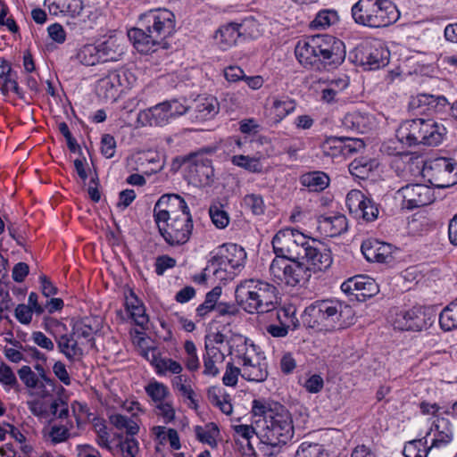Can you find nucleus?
Returning <instances> with one entry per match:
<instances>
[{
  "label": "nucleus",
  "mask_w": 457,
  "mask_h": 457,
  "mask_svg": "<svg viewBox=\"0 0 457 457\" xmlns=\"http://www.w3.org/2000/svg\"><path fill=\"white\" fill-rule=\"evenodd\" d=\"M159 232L170 245L186 244L191 236L193 220L184 198L176 194L160 197L154 207Z\"/></svg>",
  "instance_id": "nucleus-1"
},
{
  "label": "nucleus",
  "mask_w": 457,
  "mask_h": 457,
  "mask_svg": "<svg viewBox=\"0 0 457 457\" xmlns=\"http://www.w3.org/2000/svg\"><path fill=\"white\" fill-rule=\"evenodd\" d=\"M140 28H132L128 37L141 54H150L159 48H166V38L175 32V15L168 9H154L142 14Z\"/></svg>",
  "instance_id": "nucleus-2"
},
{
  "label": "nucleus",
  "mask_w": 457,
  "mask_h": 457,
  "mask_svg": "<svg viewBox=\"0 0 457 457\" xmlns=\"http://www.w3.org/2000/svg\"><path fill=\"white\" fill-rule=\"evenodd\" d=\"M295 57L305 68L335 69L345 59L342 40L329 35H316L300 40L295 48Z\"/></svg>",
  "instance_id": "nucleus-3"
},
{
  "label": "nucleus",
  "mask_w": 457,
  "mask_h": 457,
  "mask_svg": "<svg viewBox=\"0 0 457 457\" xmlns=\"http://www.w3.org/2000/svg\"><path fill=\"white\" fill-rule=\"evenodd\" d=\"M353 320V308L335 298L317 300L307 306L302 314L305 327L324 332L344 329Z\"/></svg>",
  "instance_id": "nucleus-4"
},
{
  "label": "nucleus",
  "mask_w": 457,
  "mask_h": 457,
  "mask_svg": "<svg viewBox=\"0 0 457 457\" xmlns=\"http://www.w3.org/2000/svg\"><path fill=\"white\" fill-rule=\"evenodd\" d=\"M259 439L264 445H286L294 436L291 414L278 403H262L259 401Z\"/></svg>",
  "instance_id": "nucleus-5"
},
{
  "label": "nucleus",
  "mask_w": 457,
  "mask_h": 457,
  "mask_svg": "<svg viewBox=\"0 0 457 457\" xmlns=\"http://www.w3.org/2000/svg\"><path fill=\"white\" fill-rule=\"evenodd\" d=\"M445 134L446 129L444 124L433 119L424 118L406 120L396 130L397 139L408 146H436L443 141Z\"/></svg>",
  "instance_id": "nucleus-6"
},
{
  "label": "nucleus",
  "mask_w": 457,
  "mask_h": 457,
  "mask_svg": "<svg viewBox=\"0 0 457 457\" xmlns=\"http://www.w3.org/2000/svg\"><path fill=\"white\" fill-rule=\"evenodd\" d=\"M352 16L357 24L384 28L396 22L400 12L390 0H359L352 7Z\"/></svg>",
  "instance_id": "nucleus-7"
},
{
  "label": "nucleus",
  "mask_w": 457,
  "mask_h": 457,
  "mask_svg": "<svg viewBox=\"0 0 457 457\" xmlns=\"http://www.w3.org/2000/svg\"><path fill=\"white\" fill-rule=\"evenodd\" d=\"M246 253L243 247L231 243L223 244L212 252L205 270L212 272L220 281L230 280L236 271L244 267Z\"/></svg>",
  "instance_id": "nucleus-8"
},
{
  "label": "nucleus",
  "mask_w": 457,
  "mask_h": 457,
  "mask_svg": "<svg viewBox=\"0 0 457 457\" xmlns=\"http://www.w3.org/2000/svg\"><path fill=\"white\" fill-rule=\"evenodd\" d=\"M435 433L431 445L427 446V436L408 442L403 448L405 457H428L435 449L446 446L453 440V429L445 419H438L434 424Z\"/></svg>",
  "instance_id": "nucleus-9"
},
{
  "label": "nucleus",
  "mask_w": 457,
  "mask_h": 457,
  "mask_svg": "<svg viewBox=\"0 0 457 457\" xmlns=\"http://www.w3.org/2000/svg\"><path fill=\"white\" fill-rule=\"evenodd\" d=\"M310 237L298 229L286 228L280 229L272 239L276 255H281L290 261L301 260Z\"/></svg>",
  "instance_id": "nucleus-10"
},
{
  "label": "nucleus",
  "mask_w": 457,
  "mask_h": 457,
  "mask_svg": "<svg viewBox=\"0 0 457 457\" xmlns=\"http://www.w3.org/2000/svg\"><path fill=\"white\" fill-rule=\"evenodd\" d=\"M436 320L432 308L413 306L407 311L397 312L393 319V326L398 330L420 331L428 328Z\"/></svg>",
  "instance_id": "nucleus-11"
},
{
  "label": "nucleus",
  "mask_w": 457,
  "mask_h": 457,
  "mask_svg": "<svg viewBox=\"0 0 457 457\" xmlns=\"http://www.w3.org/2000/svg\"><path fill=\"white\" fill-rule=\"evenodd\" d=\"M395 198L401 201L402 208L412 210L433 203L435 195L427 185L407 184L396 191Z\"/></svg>",
  "instance_id": "nucleus-12"
},
{
  "label": "nucleus",
  "mask_w": 457,
  "mask_h": 457,
  "mask_svg": "<svg viewBox=\"0 0 457 457\" xmlns=\"http://www.w3.org/2000/svg\"><path fill=\"white\" fill-rule=\"evenodd\" d=\"M428 181L437 188H446L457 183V163L452 159L437 158L429 167Z\"/></svg>",
  "instance_id": "nucleus-13"
},
{
  "label": "nucleus",
  "mask_w": 457,
  "mask_h": 457,
  "mask_svg": "<svg viewBox=\"0 0 457 457\" xmlns=\"http://www.w3.org/2000/svg\"><path fill=\"white\" fill-rule=\"evenodd\" d=\"M301 260H305L304 264L309 268L310 273L322 271L332 264L331 252L320 241L310 238L305 245Z\"/></svg>",
  "instance_id": "nucleus-14"
},
{
  "label": "nucleus",
  "mask_w": 457,
  "mask_h": 457,
  "mask_svg": "<svg viewBox=\"0 0 457 457\" xmlns=\"http://www.w3.org/2000/svg\"><path fill=\"white\" fill-rule=\"evenodd\" d=\"M361 250L368 262L386 264L395 262L400 253L399 249L392 245L376 239L363 241Z\"/></svg>",
  "instance_id": "nucleus-15"
},
{
  "label": "nucleus",
  "mask_w": 457,
  "mask_h": 457,
  "mask_svg": "<svg viewBox=\"0 0 457 457\" xmlns=\"http://www.w3.org/2000/svg\"><path fill=\"white\" fill-rule=\"evenodd\" d=\"M295 107V101L289 97L270 96L264 104V120L270 126L278 125L287 115L294 112Z\"/></svg>",
  "instance_id": "nucleus-16"
},
{
  "label": "nucleus",
  "mask_w": 457,
  "mask_h": 457,
  "mask_svg": "<svg viewBox=\"0 0 457 457\" xmlns=\"http://www.w3.org/2000/svg\"><path fill=\"white\" fill-rule=\"evenodd\" d=\"M49 2L48 10L53 15L62 14L68 16L71 21H67V25L73 30L82 29V21L79 19L83 11L84 5L82 0H46Z\"/></svg>",
  "instance_id": "nucleus-17"
},
{
  "label": "nucleus",
  "mask_w": 457,
  "mask_h": 457,
  "mask_svg": "<svg viewBox=\"0 0 457 457\" xmlns=\"http://www.w3.org/2000/svg\"><path fill=\"white\" fill-rule=\"evenodd\" d=\"M254 26V19L253 17L245 19L241 24L230 22L219 28L214 35V40L219 47L227 50L233 46L237 38L242 35L241 29L244 31L251 29Z\"/></svg>",
  "instance_id": "nucleus-18"
},
{
  "label": "nucleus",
  "mask_w": 457,
  "mask_h": 457,
  "mask_svg": "<svg viewBox=\"0 0 457 457\" xmlns=\"http://www.w3.org/2000/svg\"><path fill=\"white\" fill-rule=\"evenodd\" d=\"M135 80L133 73L128 70L112 71L99 80L98 86L104 90L106 97H115L120 87L130 88Z\"/></svg>",
  "instance_id": "nucleus-19"
},
{
  "label": "nucleus",
  "mask_w": 457,
  "mask_h": 457,
  "mask_svg": "<svg viewBox=\"0 0 457 457\" xmlns=\"http://www.w3.org/2000/svg\"><path fill=\"white\" fill-rule=\"evenodd\" d=\"M237 303L248 313L257 312V283L254 279L241 282L236 288Z\"/></svg>",
  "instance_id": "nucleus-20"
},
{
  "label": "nucleus",
  "mask_w": 457,
  "mask_h": 457,
  "mask_svg": "<svg viewBox=\"0 0 457 457\" xmlns=\"http://www.w3.org/2000/svg\"><path fill=\"white\" fill-rule=\"evenodd\" d=\"M318 229L326 237H337L348 228L347 219L341 213H330L318 217Z\"/></svg>",
  "instance_id": "nucleus-21"
},
{
  "label": "nucleus",
  "mask_w": 457,
  "mask_h": 457,
  "mask_svg": "<svg viewBox=\"0 0 457 457\" xmlns=\"http://www.w3.org/2000/svg\"><path fill=\"white\" fill-rule=\"evenodd\" d=\"M359 54L361 64L370 70L379 69L389 62V51L381 45L362 46Z\"/></svg>",
  "instance_id": "nucleus-22"
},
{
  "label": "nucleus",
  "mask_w": 457,
  "mask_h": 457,
  "mask_svg": "<svg viewBox=\"0 0 457 457\" xmlns=\"http://www.w3.org/2000/svg\"><path fill=\"white\" fill-rule=\"evenodd\" d=\"M219 110V102L212 96H199L191 106L193 117L197 121H204L214 118Z\"/></svg>",
  "instance_id": "nucleus-23"
},
{
  "label": "nucleus",
  "mask_w": 457,
  "mask_h": 457,
  "mask_svg": "<svg viewBox=\"0 0 457 457\" xmlns=\"http://www.w3.org/2000/svg\"><path fill=\"white\" fill-rule=\"evenodd\" d=\"M165 102L140 112L139 120L149 126L162 127L170 122L171 112H169Z\"/></svg>",
  "instance_id": "nucleus-24"
},
{
  "label": "nucleus",
  "mask_w": 457,
  "mask_h": 457,
  "mask_svg": "<svg viewBox=\"0 0 457 457\" xmlns=\"http://www.w3.org/2000/svg\"><path fill=\"white\" fill-rule=\"evenodd\" d=\"M447 100L443 96H433L429 94H419L410 102V108L416 110L417 113H425L427 112H436L438 108L445 106Z\"/></svg>",
  "instance_id": "nucleus-25"
},
{
  "label": "nucleus",
  "mask_w": 457,
  "mask_h": 457,
  "mask_svg": "<svg viewBox=\"0 0 457 457\" xmlns=\"http://www.w3.org/2000/svg\"><path fill=\"white\" fill-rule=\"evenodd\" d=\"M311 277L309 268L306 267L304 262H300V260L289 261L283 283L290 287H295L306 283Z\"/></svg>",
  "instance_id": "nucleus-26"
},
{
  "label": "nucleus",
  "mask_w": 457,
  "mask_h": 457,
  "mask_svg": "<svg viewBox=\"0 0 457 457\" xmlns=\"http://www.w3.org/2000/svg\"><path fill=\"white\" fill-rule=\"evenodd\" d=\"M341 288L345 292L361 291L362 297H370L378 292L375 281L363 276L349 278L342 284Z\"/></svg>",
  "instance_id": "nucleus-27"
},
{
  "label": "nucleus",
  "mask_w": 457,
  "mask_h": 457,
  "mask_svg": "<svg viewBox=\"0 0 457 457\" xmlns=\"http://www.w3.org/2000/svg\"><path fill=\"white\" fill-rule=\"evenodd\" d=\"M125 308L137 326L144 328L148 323L149 320L145 313V308L141 300L132 291L126 296Z\"/></svg>",
  "instance_id": "nucleus-28"
},
{
  "label": "nucleus",
  "mask_w": 457,
  "mask_h": 457,
  "mask_svg": "<svg viewBox=\"0 0 457 457\" xmlns=\"http://www.w3.org/2000/svg\"><path fill=\"white\" fill-rule=\"evenodd\" d=\"M189 171L195 183H198L202 186H207L212 182L214 170L211 161L208 159L195 161L190 166Z\"/></svg>",
  "instance_id": "nucleus-29"
},
{
  "label": "nucleus",
  "mask_w": 457,
  "mask_h": 457,
  "mask_svg": "<svg viewBox=\"0 0 457 457\" xmlns=\"http://www.w3.org/2000/svg\"><path fill=\"white\" fill-rule=\"evenodd\" d=\"M300 183L310 192H321L329 186L330 179L323 171L314 170L300 176Z\"/></svg>",
  "instance_id": "nucleus-30"
},
{
  "label": "nucleus",
  "mask_w": 457,
  "mask_h": 457,
  "mask_svg": "<svg viewBox=\"0 0 457 457\" xmlns=\"http://www.w3.org/2000/svg\"><path fill=\"white\" fill-rule=\"evenodd\" d=\"M55 340L60 353L64 354L70 361H76L81 359L83 350L79 346L73 335H62L59 337H55Z\"/></svg>",
  "instance_id": "nucleus-31"
},
{
  "label": "nucleus",
  "mask_w": 457,
  "mask_h": 457,
  "mask_svg": "<svg viewBox=\"0 0 457 457\" xmlns=\"http://www.w3.org/2000/svg\"><path fill=\"white\" fill-rule=\"evenodd\" d=\"M235 432L240 436L239 444L241 446L243 457H257L255 449L251 443V438L256 434L253 425H237L234 427Z\"/></svg>",
  "instance_id": "nucleus-32"
},
{
  "label": "nucleus",
  "mask_w": 457,
  "mask_h": 457,
  "mask_svg": "<svg viewBox=\"0 0 457 457\" xmlns=\"http://www.w3.org/2000/svg\"><path fill=\"white\" fill-rule=\"evenodd\" d=\"M342 127L347 130L363 134L370 129V118L359 112H348L342 119Z\"/></svg>",
  "instance_id": "nucleus-33"
},
{
  "label": "nucleus",
  "mask_w": 457,
  "mask_h": 457,
  "mask_svg": "<svg viewBox=\"0 0 457 457\" xmlns=\"http://www.w3.org/2000/svg\"><path fill=\"white\" fill-rule=\"evenodd\" d=\"M264 295L259 294V322L262 324L269 321L280 320V310L277 309V302L273 299L266 300L264 303Z\"/></svg>",
  "instance_id": "nucleus-34"
},
{
  "label": "nucleus",
  "mask_w": 457,
  "mask_h": 457,
  "mask_svg": "<svg viewBox=\"0 0 457 457\" xmlns=\"http://www.w3.org/2000/svg\"><path fill=\"white\" fill-rule=\"evenodd\" d=\"M377 167L378 162L376 160L361 157L354 159L349 164V171L353 176H355L361 179H366Z\"/></svg>",
  "instance_id": "nucleus-35"
},
{
  "label": "nucleus",
  "mask_w": 457,
  "mask_h": 457,
  "mask_svg": "<svg viewBox=\"0 0 457 457\" xmlns=\"http://www.w3.org/2000/svg\"><path fill=\"white\" fill-rule=\"evenodd\" d=\"M150 362L154 367L156 373L161 376L166 375L168 372L179 375L183 370L179 362L170 358L158 357L154 354V351H153Z\"/></svg>",
  "instance_id": "nucleus-36"
},
{
  "label": "nucleus",
  "mask_w": 457,
  "mask_h": 457,
  "mask_svg": "<svg viewBox=\"0 0 457 457\" xmlns=\"http://www.w3.org/2000/svg\"><path fill=\"white\" fill-rule=\"evenodd\" d=\"M172 386L175 390L190 401L191 406L195 409L197 408V401L195 398V392L190 385L189 378L185 375H177L171 381Z\"/></svg>",
  "instance_id": "nucleus-37"
},
{
  "label": "nucleus",
  "mask_w": 457,
  "mask_h": 457,
  "mask_svg": "<svg viewBox=\"0 0 457 457\" xmlns=\"http://www.w3.org/2000/svg\"><path fill=\"white\" fill-rule=\"evenodd\" d=\"M0 72V79L3 80V84L1 86L2 92L6 95L10 91L14 92L20 97H21V89L16 81V75L12 73V68L7 64H4L1 66Z\"/></svg>",
  "instance_id": "nucleus-38"
},
{
  "label": "nucleus",
  "mask_w": 457,
  "mask_h": 457,
  "mask_svg": "<svg viewBox=\"0 0 457 457\" xmlns=\"http://www.w3.org/2000/svg\"><path fill=\"white\" fill-rule=\"evenodd\" d=\"M195 433L197 440L201 443L207 444L212 448L217 446L215 437L219 435V428L214 423H209L204 428L195 426Z\"/></svg>",
  "instance_id": "nucleus-39"
},
{
  "label": "nucleus",
  "mask_w": 457,
  "mask_h": 457,
  "mask_svg": "<svg viewBox=\"0 0 457 457\" xmlns=\"http://www.w3.org/2000/svg\"><path fill=\"white\" fill-rule=\"evenodd\" d=\"M337 21L338 15L337 11L330 9L321 10L311 22V28L314 29H326L337 23Z\"/></svg>",
  "instance_id": "nucleus-40"
},
{
  "label": "nucleus",
  "mask_w": 457,
  "mask_h": 457,
  "mask_svg": "<svg viewBox=\"0 0 457 457\" xmlns=\"http://www.w3.org/2000/svg\"><path fill=\"white\" fill-rule=\"evenodd\" d=\"M145 390L155 404L171 398L168 386L158 381L150 382Z\"/></svg>",
  "instance_id": "nucleus-41"
},
{
  "label": "nucleus",
  "mask_w": 457,
  "mask_h": 457,
  "mask_svg": "<svg viewBox=\"0 0 457 457\" xmlns=\"http://www.w3.org/2000/svg\"><path fill=\"white\" fill-rule=\"evenodd\" d=\"M109 420L117 429H125L128 436H133L139 431L137 423L127 416L114 413L109 416Z\"/></svg>",
  "instance_id": "nucleus-42"
},
{
  "label": "nucleus",
  "mask_w": 457,
  "mask_h": 457,
  "mask_svg": "<svg viewBox=\"0 0 457 457\" xmlns=\"http://www.w3.org/2000/svg\"><path fill=\"white\" fill-rule=\"evenodd\" d=\"M439 323L445 331L457 328V299L441 312Z\"/></svg>",
  "instance_id": "nucleus-43"
},
{
  "label": "nucleus",
  "mask_w": 457,
  "mask_h": 457,
  "mask_svg": "<svg viewBox=\"0 0 457 457\" xmlns=\"http://www.w3.org/2000/svg\"><path fill=\"white\" fill-rule=\"evenodd\" d=\"M77 59L87 66H93L101 62L99 50L96 45L88 44L83 46L77 53Z\"/></svg>",
  "instance_id": "nucleus-44"
},
{
  "label": "nucleus",
  "mask_w": 457,
  "mask_h": 457,
  "mask_svg": "<svg viewBox=\"0 0 457 457\" xmlns=\"http://www.w3.org/2000/svg\"><path fill=\"white\" fill-rule=\"evenodd\" d=\"M220 295L221 288L220 287H215L212 290L208 292L205 295L204 302L196 308V314L204 318L210 312L215 311Z\"/></svg>",
  "instance_id": "nucleus-45"
},
{
  "label": "nucleus",
  "mask_w": 457,
  "mask_h": 457,
  "mask_svg": "<svg viewBox=\"0 0 457 457\" xmlns=\"http://www.w3.org/2000/svg\"><path fill=\"white\" fill-rule=\"evenodd\" d=\"M290 260L281 255H277L269 267V272L271 279L278 284L283 283L285 273Z\"/></svg>",
  "instance_id": "nucleus-46"
},
{
  "label": "nucleus",
  "mask_w": 457,
  "mask_h": 457,
  "mask_svg": "<svg viewBox=\"0 0 457 457\" xmlns=\"http://www.w3.org/2000/svg\"><path fill=\"white\" fill-rule=\"evenodd\" d=\"M290 260L281 255H277L269 267V272L271 279L278 284L283 283L285 273Z\"/></svg>",
  "instance_id": "nucleus-47"
},
{
  "label": "nucleus",
  "mask_w": 457,
  "mask_h": 457,
  "mask_svg": "<svg viewBox=\"0 0 457 457\" xmlns=\"http://www.w3.org/2000/svg\"><path fill=\"white\" fill-rule=\"evenodd\" d=\"M94 430L96 434V441L97 445L107 451H112V445L110 441V434L108 432L105 422L103 419L96 418L93 420Z\"/></svg>",
  "instance_id": "nucleus-48"
},
{
  "label": "nucleus",
  "mask_w": 457,
  "mask_h": 457,
  "mask_svg": "<svg viewBox=\"0 0 457 457\" xmlns=\"http://www.w3.org/2000/svg\"><path fill=\"white\" fill-rule=\"evenodd\" d=\"M210 218L217 228H225L229 223V215L221 204H213L209 208Z\"/></svg>",
  "instance_id": "nucleus-49"
},
{
  "label": "nucleus",
  "mask_w": 457,
  "mask_h": 457,
  "mask_svg": "<svg viewBox=\"0 0 457 457\" xmlns=\"http://www.w3.org/2000/svg\"><path fill=\"white\" fill-rule=\"evenodd\" d=\"M96 46L99 50L101 62L118 61L120 54L113 39L110 38Z\"/></svg>",
  "instance_id": "nucleus-50"
},
{
  "label": "nucleus",
  "mask_w": 457,
  "mask_h": 457,
  "mask_svg": "<svg viewBox=\"0 0 457 457\" xmlns=\"http://www.w3.org/2000/svg\"><path fill=\"white\" fill-rule=\"evenodd\" d=\"M343 137H327L320 145V148L324 155L329 157H337L343 155Z\"/></svg>",
  "instance_id": "nucleus-51"
},
{
  "label": "nucleus",
  "mask_w": 457,
  "mask_h": 457,
  "mask_svg": "<svg viewBox=\"0 0 457 457\" xmlns=\"http://www.w3.org/2000/svg\"><path fill=\"white\" fill-rule=\"evenodd\" d=\"M56 388V382L54 379L46 377V378H38L35 387L31 389L34 390V395L41 397L46 398L51 396Z\"/></svg>",
  "instance_id": "nucleus-52"
},
{
  "label": "nucleus",
  "mask_w": 457,
  "mask_h": 457,
  "mask_svg": "<svg viewBox=\"0 0 457 457\" xmlns=\"http://www.w3.org/2000/svg\"><path fill=\"white\" fill-rule=\"evenodd\" d=\"M367 196L358 190L353 189L347 195L345 198V204L349 210V212L354 216H358L360 211H361V206Z\"/></svg>",
  "instance_id": "nucleus-53"
},
{
  "label": "nucleus",
  "mask_w": 457,
  "mask_h": 457,
  "mask_svg": "<svg viewBox=\"0 0 457 457\" xmlns=\"http://www.w3.org/2000/svg\"><path fill=\"white\" fill-rule=\"evenodd\" d=\"M295 457H328V454L322 445L303 442L299 445Z\"/></svg>",
  "instance_id": "nucleus-54"
},
{
  "label": "nucleus",
  "mask_w": 457,
  "mask_h": 457,
  "mask_svg": "<svg viewBox=\"0 0 457 457\" xmlns=\"http://www.w3.org/2000/svg\"><path fill=\"white\" fill-rule=\"evenodd\" d=\"M155 413L161 417L165 424H169L175 420L176 411L173 406L172 399H168L155 404Z\"/></svg>",
  "instance_id": "nucleus-55"
},
{
  "label": "nucleus",
  "mask_w": 457,
  "mask_h": 457,
  "mask_svg": "<svg viewBox=\"0 0 457 457\" xmlns=\"http://www.w3.org/2000/svg\"><path fill=\"white\" fill-rule=\"evenodd\" d=\"M121 457H139V443L133 436H126L119 444Z\"/></svg>",
  "instance_id": "nucleus-56"
},
{
  "label": "nucleus",
  "mask_w": 457,
  "mask_h": 457,
  "mask_svg": "<svg viewBox=\"0 0 457 457\" xmlns=\"http://www.w3.org/2000/svg\"><path fill=\"white\" fill-rule=\"evenodd\" d=\"M379 211L375 202L367 197L361 206V211L358 213L356 218H361L367 222L374 221L378 216Z\"/></svg>",
  "instance_id": "nucleus-57"
},
{
  "label": "nucleus",
  "mask_w": 457,
  "mask_h": 457,
  "mask_svg": "<svg viewBox=\"0 0 457 457\" xmlns=\"http://www.w3.org/2000/svg\"><path fill=\"white\" fill-rule=\"evenodd\" d=\"M228 353H236L241 355L245 351H247V338L239 334H230L228 338Z\"/></svg>",
  "instance_id": "nucleus-58"
},
{
  "label": "nucleus",
  "mask_w": 457,
  "mask_h": 457,
  "mask_svg": "<svg viewBox=\"0 0 457 457\" xmlns=\"http://www.w3.org/2000/svg\"><path fill=\"white\" fill-rule=\"evenodd\" d=\"M47 436L51 442L56 445L69 438V428L66 425H53L50 427Z\"/></svg>",
  "instance_id": "nucleus-59"
},
{
  "label": "nucleus",
  "mask_w": 457,
  "mask_h": 457,
  "mask_svg": "<svg viewBox=\"0 0 457 457\" xmlns=\"http://www.w3.org/2000/svg\"><path fill=\"white\" fill-rule=\"evenodd\" d=\"M343 137V156L348 157L364 148L361 139L356 137Z\"/></svg>",
  "instance_id": "nucleus-60"
},
{
  "label": "nucleus",
  "mask_w": 457,
  "mask_h": 457,
  "mask_svg": "<svg viewBox=\"0 0 457 457\" xmlns=\"http://www.w3.org/2000/svg\"><path fill=\"white\" fill-rule=\"evenodd\" d=\"M164 102L167 107H169V112H171V119L181 116L187 113L188 111H191V106L185 104V99L183 101L179 99H171Z\"/></svg>",
  "instance_id": "nucleus-61"
},
{
  "label": "nucleus",
  "mask_w": 457,
  "mask_h": 457,
  "mask_svg": "<svg viewBox=\"0 0 457 457\" xmlns=\"http://www.w3.org/2000/svg\"><path fill=\"white\" fill-rule=\"evenodd\" d=\"M234 165L244 168L246 170L255 172L257 170V160L248 155H234L231 158Z\"/></svg>",
  "instance_id": "nucleus-62"
},
{
  "label": "nucleus",
  "mask_w": 457,
  "mask_h": 457,
  "mask_svg": "<svg viewBox=\"0 0 457 457\" xmlns=\"http://www.w3.org/2000/svg\"><path fill=\"white\" fill-rule=\"evenodd\" d=\"M266 329V331L274 337H284L288 333V326L284 325L279 320L269 321L268 323L262 324Z\"/></svg>",
  "instance_id": "nucleus-63"
},
{
  "label": "nucleus",
  "mask_w": 457,
  "mask_h": 457,
  "mask_svg": "<svg viewBox=\"0 0 457 457\" xmlns=\"http://www.w3.org/2000/svg\"><path fill=\"white\" fill-rule=\"evenodd\" d=\"M20 379L29 389L35 387L38 378L37 375L31 370L29 366L24 365L18 370Z\"/></svg>",
  "instance_id": "nucleus-64"
}]
</instances>
